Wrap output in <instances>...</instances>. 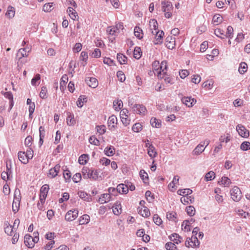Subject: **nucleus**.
I'll use <instances>...</instances> for the list:
<instances>
[{
  "mask_svg": "<svg viewBox=\"0 0 250 250\" xmlns=\"http://www.w3.org/2000/svg\"><path fill=\"white\" fill-rule=\"evenodd\" d=\"M162 10L165 13V16L166 18H170L172 15L173 7L172 3L167 0H164L161 1Z\"/></svg>",
  "mask_w": 250,
  "mask_h": 250,
  "instance_id": "nucleus-1",
  "label": "nucleus"
},
{
  "mask_svg": "<svg viewBox=\"0 0 250 250\" xmlns=\"http://www.w3.org/2000/svg\"><path fill=\"white\" fill-rule=\"evenodd\" d=\"M21 200L20 189L16 188L14 191V200L12 204V210L15 213L19 210Z\"/></svg>",
  "mask_w": 250,
  "mask_h": 250,
  "instance_id": "nucleus-2",
  "label": "nucleus"
},
{
  "mask_svg": "<svg viewBox=\"0 0 250 250\" xmlns=\"http://www.w3.org/2000/svg\"><path fill=\"white\" fill-rule=\"evenodd\" d=\"M232 199L238 202L240 200L242 197V193L240 189L238 187H234L230 191Z\"/></svg>",
  "mask_w": 250,
  "mask_h": 250,
  "instance_id": "nucleus-3",
  "label": "nucleus"
},
{
  "mask_svg": "<svg viewBox=\"0 0 250 250\" xmlns=\"http://www.w3.org/2000/svg\"><path fill=\"white\" fill-rule=\"evenodd\" d=\"M131 108L134 113L140 115H145L147 111L146 107L143 104H131Z\"/></svg>",
  "mask_w": 250,
  "mask_h": 250,
  "instance_id": "nucleus-4",
  "label": "nucleus"
},
{
  "mask_svg": "<svg viewBox=\"0 0 250 250\" xmlns=\"http://www.w3.org/2000/svg\"><path fill=\"white\" fill-rule=\"evenodd\" d=\"M78 215V210L76 209L68 211L65 216V219L68 221L74 220Z\"/></svg>",
  "mask_w": 250,
  "mask_h": 250,
  "instance_id": "nucleus-5",
  "label": "nucleus"
},
{
  "mask_svg": "<svg viewBox=\"0 0 250 250\" xmlns=\"http://www.w3.org/2000/svg\"><path fill=\"white\" fill-rule=\"evenodd\" d=\"M128 111L126 109H123L120 112L121 121L123 124L125 126L127 125L130 122V120L128 119Z\"/></svg>",
  "mask_w": 250,
  "mask_h": 250,
  "instance_id": "nucleus-6",
  "label": "nucleus"
},
{
  "mask_svg": "<svg viewBox=\"0 0 250 250\" xmlns=\"http://www.w3.org/2000/svg\"><path fill=\"white\" fill-rule=\"evenodd\" d=\"M236 130L238 134L242 137L247 138L249 136V131L242 125H238L236 126Z\"/></svg>",
  "mask_w": 250,
  "mask_h": 250,
  "instance_id": "nucleus-7",
  "label": "nucleus"
},
{
  "mask_svg": "<svg viewBox=\"0 0 250 250\" xmlns=\"http://www.w3.org/2000/svg\"><path fill=\"white\" fill-rule=\"evenodd\" d=\"M152 34L155 35V40L153 41L155 44H161L163 42V37L164 32L163 31H152Z\"/></svg>",
  "mask_w": 250,
  "mask_h": 250,
  "instance_id": "nucleus-8",
  "label": "nucleus"
},
{
  "mask_svg": "<svg viewBox=\"0 0 250 250\" xmlns=\"http://www.w3.org/2000/svg\"><path fill=\"white\" fill-rule=\"evenodd\" d=\"M167 68V62L166 61H162L159 67L157 68V70L160 69L159 72L158 73V77L160 78H164L162 75H166V70Z\"/></svg>",
  "mask_w": 250,
  "mask_h": 250,
  "instance_id": "nucleus-9",
  "label": "nucleus"
},
{
  "mask_svg": "<svg viewBox=\"0 0 250 250\" xmlns=\"http://www.w3.org/2000/svg\"><path fill=\"white\" fill-rule=\"evenodd\" d=\"M182 103L188 107H192L196 102V100L191 97H185L182 99Z\"/></svg>",
  "mask_w": 250,
  "mask_h": 250,
  "instance_id": "nucleus-10",
  "label": "nucleus"
},
{
  "mask_svg": "<svg viewBox=\"0 0 250 250\" xmlns=\"http://www.w3.org/2000/svg\"><path fill=\"white\" fill-rule=\"evenodd\" d=\"M31 51V48L30 47H27L25 48H21L18 50L17 56H19L20 55L21 56L19 57V59L20 60L22 58L27 57L28 56V53Z\"/></svg>",
  "mask_w": 250,
  "mask_h": 250,
  "instance_id": "nucleus-11",
  "label": "nucleus"
},
{
  "mask_svg": "<svg viewBox=\"0 0 250 250\" xmlns=\"http://www.w3.org/2000/svg\"><path fill=\"white\" fill-rule=\"evenodd\" d=\"M166 46L169 49H172L175 46V38L172 36H168L166 39Z\"/></svg>",
  "mask_w": 250,
  "mask_h": 250,
  "instance_id": "nucleus-12",
  "label": "nucleus"
},
{
  "mask_svg": "<svg viewBox=\"0 0 250 250\" xmlns=\"http://www.w3.org/2000/svg\"><path fill=\"white\" fill-rule=\"evenodd\" d=\"M85 81L89 86L95 88L98 85V82L95 78L87 77L85 79Z\"/></svg>",
  "mask_w": 250,
  "mask_h": 250,
  "instance_id": "nucleus-13",
  "label": "nucleus"
},
{
  "mask_svg": "<svg viewBox=\"0 0 250 250\" xmlns=\"http://www.w3.org/2000/svg\"><path fill=\"white\" fill-rule=\"evenodd\" d=\"M112 210L116 215H119L122 213V206L120 202L117 201L114 204Z\"/></svg>",
  "mask_w": 250,
  "mask_h": 250,
  "instance_id": "nucleus-14",
  "label": "nucleus"
},
{
  "mask_svg": "<svg viewBox=\"0 0 250 250\" xmlns=\"http://www.w3.org/2000/svg\"><path fill=\"white\" fill-rule=\"evenodd\" d=\"M129 188L128 185L124 184H120L117 187L118 193L126 194L128 192Z\"/></svg>",
  "mask_w": 250,
  "mask_h": 250,
  "instance_id": "nucleus-15",
  "label": "nucleus"
},
{
  "mask_svg": "<svg viewBox=\"0 0 250 250\" xmlns=\"http://www.w3.org/2000/svg\"><path fill=\"white\" fill-rule=\"evenodd\" d=\"M205 147H204V145L202 143H200L193 150L192 154L193 155H199L201 154L204 150Z\"/></svg>",
  "mask_w": 250,
  "mask_h": 250,
  "instance_id": "nucleus-16",
  "label": "nucleus"
},
{
  "mask_svg": "<svg viewBox=\"0 0 250 250\" xmlns=\"http://www.w3.org/2000/svg\"><path fill=\"white\" fill-rule=\"evenodd\" d=\"M32 239V236L29 234H26L24 238V243L25 245L29 248L34 247V243Z\"/></svg>",
  "mask_w": 250,
  "mask_h": 250,
  "instance_id": "nucleus-17",
  "label": "nucleus"
},
{
  "mask_svg": "<svg viewBox=\"0 0 250 250\" xmlns=\"http://www.w3.org/2000/svg\"><path fill=\"white\" fill-rule=\"evenodd\" d=\"M117 119L114 115L110 116L108 118L107 124L108 126L110 129L112 128H114L115 125L117 124Z\"/></svg>",
  "mask_w": 250,
  "mask_h": 250,
  "instance_id": "nucleus-18",
  "label": "nucleus"
},
{
  "mask_svg": "<svg viewBox=\"0 0 250 250\" xmlns=\"http://www.w3.org/2000/svg\"><path fill=\"white\" fill-rule=\"evenodd\" d=\"M61 166L57 164L53 168L50 169L49 175L51 176L52 178L55 177L58 174L60 170Z\"/></svg>",
  "mask_w": 250,
  "mask_h": 250,
  "instance_id": "nucleus-19",
  "label": "nucleus"
},
{
  "mask_svg": "<svg viewBox=\"0 0 250 250\" xmlns=\"http://www.w3.org/2000/svg\"><path fill=\"white\" fill-rule=\"evenodd\" d=\"M67 118H66V123L67 125L69 126L74 125L75 123V120H74V115L72 114L70 112L67 113Z\"/></svg>",
  "mask_w": 250,
  "mask_h": 250,
  "instance_id": "nucleus-20",
  "label": "nucleus"
},
{
  "mask_svg": "<svg viewBox=\"0 0 250 250\" xmlns=\"http://www.w3.org/2000/svg\"><path fill=\"white\" fill-rule=\"evenodd\" d=\"M147 153L151 158L156 157L157 153L155 150L154 146L152 145H149L147 149Z\"/></svg>",
  "mask_w": 250,
  "mask_h": 250,
  "instance_id": "nucleus-21",
  "label": "nucleus"
},
{
  "mask_svg": "<svg viewBox=\"0 0 250 250\" xmlns=\"http://www.w3.org/2000/svg\"><path fill=\"white\" fill-rule=\"evenodd\" d=\"M49 189V188L48 185L45 184V185H43L41 187V189H40V196H42L43 197H44L46 198L47 193L48 192Z\"/></svg>",
  "mask_w": 250,
  "mask_h": 250,
  "instance_id": "nucleus-22",
  "label": "nucleus"
},
{
  "mask_svg": "<svg viewBox=\"0 0 250 250\" xmlns=\"http://www.w3.org/2000/svg\"><path fill=\"white\" fill-rule=\"evenodd\" d=\"M18 156L19 160L23 164H26L28 162L27 156L24 152L20 151L18 152Z\"/></svg>",
  "mask_w": 250,
  "mask_h": 250,
  "instance_id": "nucleus-23",
  "label": "nucleus"
},
{
  "mask_svg": "<svg viewBox=\"0 0 250 250\" xmlns=\"http://www.w3.org/2000/svg\"><path fill=\"white\" fill-rule=\"evenodd\" d=\"M15 14V8L13 6H9L5 14L6 16L9 19H11L14 17Z\"/></svg>",
  "mask_w": 250,
  "mask_h": 250,
  "instance_id": "nucleus-24",
  "label": "nucleus"
},
{
  "mask_svg": "<svg viewBox=\"0 0 250 250\" xmlns=\"http://www.w3.org/2000/svg\"><path fill=\"white\" fill-rule=\"evenodd\" d=\"M149 27L152 31H158V23L156 20L155 19H151L149 21Z\"/></svg>",
  "mask_w": 250,
  "mask_h": 250,
  "instance_id": "nucleus-25",
  "label": "nucleus"
},
{
  "mask_svg": "<svg viewBox=\"0 0 250 250\" xmlns=\"http://www.w3.org/2000/svg\"><path fill=\"white\" fill-rule=\"evenodd\" d=\"M4 231L9 235H12L13 232V227L10 225L8 222H5L4 223Z\"/></svg>",
  "mask_w": 250,
  "mask_h": 250,
  "instance_id": "nucleus-26",
  "label": "nucleus"
},
{
  "mask_svg": "<svg viewBox=\"0 0 250 250\" xmlns=\"http://www.w3.org/2000/svg\"><path fill=\"white\" fill-rule=\"evenodd\" d=\"M110 200V195L109 193L103 194L101 197L99 199V202L101 204H104L109 202Z\"/></svg>",
  "mask_w": 250,
  "mask_h": 250,
  "instance_id": "nucleus-27",
  "label": "nucleus"
},
{
  "mask_svg": "<svg viewBox=\"0 0 250 250\" xmlns=\"http://www.w3.org/2000/svg\"><path fill=\"white\" fill-rule=\"evenodd\" d=\"M89 174H88V177L90 179H92L94 180H96L98 178V172L97 170L94 169H89Z\"/></svg>",
  "mask_w": 250,
  "mask_h": 250,
  "instance_id": "nucleus-28",
  "label": "nucleus"
},
{
  "mask_svg": "<svg viewBox=\"0 0 250 250\" xmlns=\"http://www.w3.org/2000/svg\"><path fill=\"white\" fill-rule=\"evenodd\" d=\"M117 59L120 64H126L127 62V57L123 54H118L117 55Z\"/></svg>",
  "mask_w": 250,
  "mask_h": 250,
  "instance_id": "nucleus-29",
  "label": "nucleus"
},
{
  "mask_svg": "<svg viewBox=\"0 0 250 250\" xmlns=\"http://www.w3.org/2000/svg\"><path fill=\"white\" fill-rule=\"evenodd\" d=\"M67 12L69 13L70 17L73 20H75L78 17L77 12L75 10L71 7H68L67 10Z\"/></svg>",
  "mask_w": 250,
  "mask_h": 250,
  "instance_id": "nucleus-30",
  "label": "nucleus"
},
{
  "mask_svg": "<svg viewBox=\"0 0 250 250\" xmlns=\"http://www.w3.org/2000/svg\"><path fill=\"white\" fill-rule=\"evenodd\" d=\"M177 192L178 194L183 195V197H187L186 196L191 194L192 192V191L189 188H186L183 189H179L178 190Z\"/></svg>",
  "mask_w": 250,
  "mask_h": 250,
  "instance_id": "nucleus-31",
  "label": "nucleus"
},
{
  "mask_svg": "<svg viewBox=\"0 0 250 250\" xmlns=\"http://www.w3.org/2000/svg\"><path fill=\"white\" fill-rule=\"evenodd\" d=\"M150 123L153 127L159 128L161 126V122L156 118H152L150 119Z\"/></svg>",
  "mask_w": 250,
  "mask_h": 250,
  "instance_id": "nucleus-32",
  "label": "nucleus"
},
{
  "mask_svg": "<svg viewBox=\"0 0 250 250\" xmlns=\"http://www.w3.org/2000/svg\"><path fill=\"white\" fill-rule=\"evenodd\" d=\"M194 201V198L191 196L183 197L181 198V202L184 205L192 204Z\"/></svg>",
  "mask_w": 250,
  "mask_h": 250,
  "instance_id": "nucleus-33",
  "label": "nucleus"
},
{
  "mask_svg": "<svg viewBox=\"0 0 250 250\" xmlns=\"http://www.w3.org/2000/svg\"><path fill=\"white\" fill-rule=\"evenodd\" d=\"M123 106V102L121 100H115L113 102V106L116 111H119Z\"/></svg>",
  "mask_w": 250,
  "mask_h": 250,
  "instance_id": "nucleus-34",
  "label": "nucleus"
},
{
  "mask_svg": "<svg viewBox=\"0 0 250 250\" xmlns=\"http://www.w3.org/2000/svg\"><path fill=\"white\" fill-rule=\"evenodd\" d=\"M247 64L245 62H241L239 65V72L241 74H243L247 71Z\"/></svg>",
  "mask_w": 250,
  "mask_h": 250,
  "instance_id": "nucleus-35",
  "label": "nucleus"
},
{
  "mask_svg": "<svg viewBox=\"0 0 250 250\" xmlns=\"http://www.w3.org/2000/svg\"><path fill=\"white\" fill-rule=\"evenodd\" d=\"M114 148L113 146H110L109 147H106L104 150L105 154L108 156H113L114 154Z\"/></svg>",
  "mask_w": 250,
  "mask_h": 250,
  "instance_id": "nucleus-36",
  "label": "nucleus"
},
{
  "mask_svg": "<svg viewBox=\"0 0 250 250\" xmlns=\"http://www.w3.org/2000/svg\"><path fill=\"white\" fill-rule=\"evenodd\" d=\"M223 21V18L220 15H215L212 19V22L215 25H218Z\"/></svg>",
  "mask_w": 250,
  "mask_h": 250,
  "instance_id": "nucleus-37",
  "label": "nucleus"
},
{
  "mask_svg": "<svg viewBox=\"0 0 250 250\" xmlns=\"http://www.w3.org/2000/svg\"><path fill=\"white\" fill-rule=\"evenodd\" d=\"M134 33L135 36L139 39L143 38V31L139 27L136 26L134 29Z\"/></svg>",
  "mask_w": 250,
  "mask_h": 250,
  "instance_id": "nucleus-38",
  "label": "nucleus"
},
{
  "mask_svg": "<svg viewBox=\"0 0 250 250\" xmlns=\"http://www.w3.org/2000/svg\"><path fill=\"white\" fill-rule=\"evenodd\" d=\"M88 159L87 154H82L79 158V163L80 164L84 165L86 164Z\"/></svg>",
  "mask_w": 250,
  "mask_h": 250,
  "instance_id": "nucleus-39",
  "label": "nucleus"
},
{
  "mask_svg": "<svg viewBox=\"0 0 250 250\" xmlns=\"http://www.w3.org/2000/svg\"><path fill=\"white\" fill-rule=\"evenodd\" d=\"M86 102V98L84 95H81L77 102V105L79 107H82L84 103Z\"/></svg>",
  "mask_w": 250,
  "mask_h": 250,
  "instance_id": "nucleus-40",
  "label": "nucleus"
},
{
  "mask_svg": "<svg viewBox=\"0 0 250 250\" xmlns=\"http://www.w3.org/2000/svg\"><path fill=\"white\" fill-rule=\"evenodd\" d=\"M80 60H82L83 62L82 63V65L83 66L85 65L86 64V62L88 59V54L85 51H82L80 56Z\"/></svg>",
  "mask_w": 250,
  "mask_h": 250,
  "instance_id": "nucleus-41",
  "label": "nucleus"
},
{
  "mask_svg": "<svg viewBox=\"0 0 250 250\" xmlns=\"http://www.w3.org/2000/svg\"><path fill=\"white\" fill-rule=\"evenodd\" d=\"M142 52L140 47H135L134 49L133 56L136 59H139L142 56Z\"/></svg>",
  "mask_w": 250,
  "mask_h": 250,
  "instance_id": "nucleus-42",
  "label": "nucleus"
},
{
  "mask_svg": "<svg viewBox=\"0 0 250 250\" xmlns=\"http://www.w3.org/2000/svg\"><path fill=\"white\" fill-rule=\"evenodd\" d=\"M80 198L83 199L85 201L87 202L91 201L92 198L90 195H88L86 193L83 191H80L78 193Z\"/></svg>",
  "mask_w": 250,
  "mask_h": 250,
  "instance_id": "nucleus-43",
  "label": "nucleus"
},
{
  "mask_svg": "<svg viewBox=\"0 0 250 250\" xmlns=\"http://www.w3.org/2000/svg\"><path fill=\"white\" fill-rule=\"evenodd\" d=\"M182 238L177 233H173L170 236V240L176 244L181 242Z\"/></svg>",
  "mask_w": 250,
  "mask_h": 250,
  "instance_id": "nucleus-44",
  "label": "nucleus"
},
{
  "mask_svg": "<svg viewBox=\"0 0 250 250\" xmlns=\"http://www.w3.org/2000/svg\"><path fill=\"white\" fill-rule=\"evenodd\" d=\"M90 220V217L88 215L84 214L83 215L82 217H81L79 222L80 224L83 225V224H86L89 222V221Z\"/></svg>",
  "mask_w": 250,
  "mask_h": 250,
  "instance_id": "nucleus-45",
  "label": "nucleus"
},
{
  "mask_svg": "<svg viewBox=\"0 0 250 250\" xmlns=\"http://www.w3.org/2000/svg\"><path fill=\"white\" fill-rule=\"evenodd\" d=\"M167 218L169 220L176 222L177 221V213L174 211L167 212Z\"/></svg>",
  "mask_w": 250,
  "mask_h": 250,
  "instance_id": "nucleus-46",
  "label": "nucleus"
},
{
  "mask_svg": "<svg viewBox=\"0 0 250 250\" xmlns=\"http://www.w3.org/2000/svg\"><path fill=\"white\" fill-rule=\"evenodd\" d=\"M215 177V173L213 171H210L206 174L205 179L207 181H211L214 179Z\"/></svg>",
  "mask_w": 250,
  "mask_h": 250,
  "instance_id": "nucleus-47",
  "label": "nucleus"
},
{
  "mask_svg": "<svg viewBox=\"0 0 250 250\" xmlns=\"http://www.w3.org/2000/svg\"><path fill=\"white\" fill-rule=\"evenodd\" d=\"M139 174L144 182L146 183L148 180L147 173L144 169H142L140 171Z\"/></svg>",
  "mask_w": 250,
  "mask_h": 250,
  "instance_id": "nucleus-48",
  "label": "nucleus"
},
{
  "mask_svg": "<svg viewBox=\"0 0 250 250\" xmlns=\"http://www.w3.org/2000/svg\"><path fill=\"white\" fill-rule=\"evenodd\" d=\"M219 183H221L222 185H223L225 187H228L231 183L230 180L225 176L222 177L221 180Z\"/></svg>",
  "mask_w": 250,
  "mask_h": 250,
  "instance_id": "nucleus-49",
  "label": "nucleus"
},
{
  "mask_svg": "<svg viewBox=\"0 0 250 250\" xmlns=\"http://www.w3.org/2000/svg\"><path fill=\"white\" fill-rule=\"evenodd\" d=\"M139 211L141 215L145 217H148L150 215L149 209L146 207H144L143 209H141Z\"/></svg>",
  "mask_w": 250,
  "mask_h": 250,
  "instance_id": "nucleus-50",
  "label": "nucleus"
},
{
  "mask_svg": "<svg viewBox=\"0 0 250 250\" xmlns=\"http://www.w3.org/2000/svg\"><path fill=\"white\" fill-rule=\"evenodd\" d=\"M190 242L191 245V247H194L196 246H198L200 244V242L199 240H198V238L197 237L192 236L191 238H190Z\"/></svg>",
  "mask_w": 250,
  "mask_h": 250,
  "instance_id": "nucleus-51",
  "label": "nucleus"
},
{
  "mask_svg": "<svg viewBox=\"0 0 250 250\" xmlns=\"http://www.w3.org/2000/svg\"><path fill=\"white\" fill-rule=\"evenodd\" d=\"M186 211L188 215L192 216L195 213V209L193 206H189L186 208Z\"/></svg>",
  "mask_w": 250,
  "mask_h": 250,
  "instance_id": "nucleus-52",
  "label": "nucleus"
},
{
  "mask_svg": "<svg viewBox=\"0 0 250 250\" xmlns=\"http://www.w3.org/2000/svg\"><path fill=\"white\" fill-rule=\"evenodd\" d=\"M53 3H46L43 5L42 10L45 12H50L53 9Z\"/></svg>",
  "mask_w": 250,
  "mask_h": 250,
  "instance_id": "nucleus-53",
  "label": "nucleus"
},
{
  "mask_svg": "<svg viewBox=\"0 0 250 250\" xmlns=\"http://www.w3.org/2000/svg\"><path fill=\"white\" fill-rule=\"evenodd\" d=\"M214 34L221 39H224L225 37V36H224V35H225L224 31L220 28L216 29L214 30Z\"/></svg>",
  "mask_w": 250,
  "mask_h": 250,
  "instance_id": "nucleus-54",
  "label": "nucleus"
},
{
  "mask_svg": "<svg viewBox=\"0 0 250 250\" xmlns=\"http://www.w3.org/2000/svg\"><path fill=\"white\" fill-rule=\"evenodd\" d=\"M233 29L231 26H229L227 28V31L226 34L224 35L225 37L231 39L233 37Z\"/></svg>",
  "mask_w": 250,
  "mask_h": 250,
  "instance_id": "nucleus-55",
  "label": "nucleus"
},
{
  "mask_svg": "<svg viewBox=\"0 0 250 250\" xmlns=\"http://www.w3.org/2000/svg\"><path fill=\"white\" fill-rule=\"evenodd\" d=\"M240 148L243 151L250 149V143L246 141L244 142L241 144Z\"/></svg>",
  "mask_w": 250,
  "mask_h": 250,
  "instance_id": "nucleus-56",
  "label": "nucleus"
},
{
  "mask_svg": "<svg viewBox=\"0 0 250 250\" xmlns=\"http://www.w3.org/2000/svg\"><path fill=\"white\" fill-rule=\"evenodd\" d=\"M117 77L121 82H123L125 80V76L124 73L122 71H118L117 72Z\"/></svg>",
  "mask_w": 250,
  "mask_h": 250,
  "instance_id": "nucleus-57",
  "label": "nucleus"
},
{
  "mask_svg": "<svg viewBox=\"0 0 250 250\" xmlns=\"http://www.w3.org/2000/svg\"><path fill=\"white\" fill-rule=\"evenodd\" d=\"M132 129L134 132H139L142 129V125L140 123L135 124L133 125Z\"/></svg>",
  "mask_w": 250,
  "mask_h": 250,
  "instance_id": "nucleus-58",
  "label": "nucleus"
},
{
  "mask_svg": "<svg viewBox=\"0 0 250 250\" xmlns=\"http://www.w3.org/2000/svg\"><path fill=\"white\" fill-rule=\"evenodd\" d=\"M97 131L100 135L104 134L106 131V127L104 125L97 126Z\"/></svg>",
  "mask_w": 250,
  "mask_h": 250,
  "instance_id": "nucleus-59",
  "label": "nucleus"
},
{
  "mask_svg": "<svg viewBox=\"0 0 250 250\" xmlns=\"http://www.w3.org/2000/svg\"><path fill=\"white\" fill-rule=\"evenodd\" d=\"M165 248L167 250H175L177 248L174 243L168 242L166 244Z\"/></svg>",
  "mask_w": 250,
  "mask_h": 250,
  "instance_id": "nucleus-60",
  "label": "nucleus"
},
{
  "mask_svg": "<svg viewBox=\"0 0 250 250\" xmlns=\"http://www.w3.org/2000/svg\"><path fill=\"white\" fill-rule=\"evenodd\" d=\"M153 220L155 224L160 226L162 223L161 218L157 215L155 214L153 216Z\"/></svg>",
  "mask_w": 250,
  "mask_h": 250,
  "instance_id": "nucleus-61",
  "label": "nucleus"
},
{
  "mask_svg": "<svg viewBox=\"0 0 250 250\" xmlns=\"http://www.w3.org/2000/svg\"><path fill=\"white\" fill-rule=\"evenodd\" d=\"M145 196L146 200L149 202H151L152 201H153L154 199V197L153 195L152 194L151 191H150L149 190H147L146 192Z\"/></svg>",
  "mask_w": 250,
  "mask_h": 250,
  "instance_id": "nucleus-62",
  "label": "nucleus"
},
{
  "mask_svg": "<svg viewBox=\"0 0 250 250\" xmlns=\"http://www.w3.org/2000/svg\"><path fill=\"white\" fill-rule=\"evenodd\" d=\"M3 95L6 98L10 100V103H13V96L11 92H5Z\"/></svg>",
  "mask_w": 250,
  "mask_h": 250,
  "instance_id": "nucleus-63",
  "label": "nucleus"
},
{
  "mask_svg": "<svg viewBox=\"0 0 250 250\" xmlns=\"http://www.w3.org/2000/svg\"><path fill=\"white\" fill-rule=\"evenodd\" d=\"M47 89L45 86H43L42 88L41 91L40 93V96L42 99H45L46 96Z\"/></svg>",
  "mask_w": 250,
  "mask_h": 250,
  "instance_id": "nucleus-64",
  "label": "nucleus"
}]
</instances>
